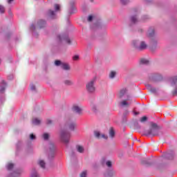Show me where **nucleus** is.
<instances>
[{"mask_svg":"<svg viewBox=\"0 0 177 177\" xmlns=\"http://www.w3.org/2000/svg\"><path fill=\"white\" fill-rule=\"evenodd\" d=\"M158 126H157V124L151 122V128L149 130H147L145 131V136H157L158 135Z\"/></svg>","mask_w":177,"mask_h":177,"instance_id":"f257e3e1","label":"nucleus"},{"mask_svg":"<svg viewBox=\"0 0 177 177\" xmlns=\"http://www.w3.org/2000/svg\"><path fill=\"white\" fill-rule=\"evenodd\" d=\"M132 44L133 46L138 50H145V49H147V44L145 41H141L140 44H139L138 40H133Z\"/></svg>","mask_w":177,"mask_h":177,"instance_id":"f03ea898","label":"nucleus"},{"mask_svg":"<svg viewBox=\"0 0 177 177\" xmlns=\"http://www.w3.org/2000/svg\"><path fill=\"white\" fill-rule=\"evenodd\" d=\"M86 91L90 93H93L95 91V79H93L91 81L88 82L86 85Z\"/></svg>","mask_w":177,"mask_h":177,"instance_id":"7ed1b4c3","label":"nucleus"},{"mask_svg":"<svg viewBox=\"0 0 177 177\" xmlns=\"http://www.w3.org/2000/svg\"><path fill=\"white\" fill-rule=\"evenodd\" d=\"M71 134L70 133L67 132V131H62L61 132V140H62V142H64V143H68V142H70V138H71Z\"/></svg>","mask_w":177,"mask_h":177,"instance_id":"20e7f679","label":"nucleus"},{"mask_svg":"<svg viewBox=\"0 0 177 177\" xmlns=\"http://www.w3.org/2000/svg\"><path fill=\"white\" fill-rule=\"evenodd\" d=\"M132 104V100L128 97L126 100H123L120 102V107L128 108Z\"/></svg>","mask_w":177,"mask_h":177,"instance_id":"39448f33","label":"nucleus"},{"mask_svg":"<svg viewBox=\"0 0 177 177\" xmlns=\"http://www.w3.org/2000/svg\"><path fill=\"white\" fill-rule=\"evenodd\" d=\"M50 151L48 158L49 160H53L55 158V145L53 143L50 144Z\"/></svg>","mask_w":177,"mask_h":177,"instance_id":"423d86ee","label":"nucleus"},{"mask_svg":"<svg viewBox=\"0 0 177 177\" xmlns=\"http://www.w3.org/2000/svg\"><path fill=\"white\" fill-rule=\"evenodd\" d=\"M66 127L68 131H74V129L75 128V122L69 120L67 122Z\"/></svg>","mask_w":177,"mask_h":177,"instance_id":"0eeeda50","label":"nucleus"},{"mask_svg":"<svg viewBox=\"0 0 177 177\" xmlns=\"http://www.w3.org/2000/svg\"><path fill=\"white\" fill-rule=\"evenodd\" d=\"M124 96H127V98L129 97L127 88H122L119 92V97L122 98L124 97Z\"/></svg>","mask_w":177,"mask_h":177,"instance_id":"6e6552de","label":"nucleus"},{"mask_svg":"<svg viewBox=\"0 0 177 177\" xmlns=\"http://www.w3.org/2000/svg\"><path fill=\"white\" fill-rule=\"evenodd\" d=\"M72 110L75 113H77V114H81L82 112V109H81V107H80L78 105H73Z\"/></svg>","mask_w":177,"mask_h":177,"instance_id":"1a4fd4ad","label":"nucleus"},{"mask_svg":"<svg viewBox=\"0 0 177 177\" xmlns=\"http://www.w3.org/2000/svg\"><path fill=\"white\" fill-rule=\"evenodd\" d=\"M46 24V22H45V21L42 19L39 20V21L37 22V26L39 28H44Z\"/></svg>","mask_w":177,"mask_h":177,"instance_id":"9d476101","label":"nucleus"},{"mask_svg":"<svg viewBox=\"0 0 177 177\" xmlns=\"http://www.w3.org/2000/svg\"><path fill=\"white\" fill-rule=\"evenodd\" d=\"M148 37H149V38H153V37H154V28H149L148 30Z\"/></svg>","mask_w":177,"mask_h":177,"instance_id":"9b49d317","label":"nucleus"},{"mask_svg":"<svg viewBox=\"0 0 177 177\" xmlns=\"http://www.w3.org/2000/svg\"><path fill=\"white\" fill-rule=\"evenodd\" d=\"M70 5L71 6V10H72V12H71L70 14L73 15V13H76L77 12V8H75L74 7V2L73 1L71 2Z\"/></svg>","mask_w":177,"mask_h":177,"instance_id":"f8f14e48","label":"nucleus"},{"mask_svg":"<svg viewBox=\"0 0 177 177\" xmlns=\"http://www.w3.org/2000/svg\"><path fill=\"white\" fill-rule=\"evenodd\" d=\"M61 67L63 68V70H66V71L70 70V65H68V64H66V63H62L61 64Z\"/></svg>","mask_w":177,"mask_h":177,"instance_id":"ddd939ff","label":"nucleus"},{"mask_svg":"<svg viewBox=\"0 0 177 177\" xmlns=\"http://www.w3.org/2000/svg\"><path fill=\"white\" fill-rule=\"evenodd\" d=\"M131 23H133V24H136V23L139 21V19H138V17H136V15H134L131 17Z\"/></svg>","mask_w":177,"mask_h":177,"instance_id":"4468645a","label":"nucleus"},{"mask_svg":"<svg viewBox=\"0 0 177 177\" xmlns=\"http://www.w3.org/2000/svg\"><path fill=\"white\" fill-rule=\"evenodd\" d=\"M64 84L68 86H71V85H74V82L71 80H66L64 81Z\"/></svg>","mask_w":177,"mask_h":177,"instance_id":"2eb2a0df","label":"nucleus"},{"mask_svg":"<svg viewBox=\"0 0 177 177\" xmlns=\"http://www.w3.org/2000/svg\"><path fill=\"white\" fill-rule=\"evenodd\" d=\"M115 135V132L114 131V129L113 127H111L109 130V136H111V138H114Z\"/></svg>","mask_w":177,"mask_h":177,"instance_id":"dca6fc26","label":"nucleus"},{"mask_svg":"<svg viewBox=\"0 0 177 177\" xmlns=\"http://www.w3.org/2000/svg\"><path fill=\"white\" fill-rule=\"evenodd\" d=\"M31 177H39L38 173H37V171L35 169H32V173H31Z\"/></svg>","mask_w":177,"mask_h":177,"instance_id":"f3484780","label":"nucleus"},{"mask_svg":"<svg viewBox=\"0 0 177 177\" xmlns=\"http://www.w3.org/2000/svg\"><path fill=\"white\" fill-rule=\"evenodd\" d=\"M32 124H34V125H39V124H41V120L38 118H35L32 120Z\"/></svg>","mask_w":177,"mask_h":177,"instance_id":"a211bd4d","label":"nucleus"},{"mask_svg":"<svg viewBox=\"0 0 177 177\" xmlns=\"http://www.w3.org/2000/svg\"><path fill=\"white\" fill-rule=\"evenodd\" d=\"M141 164L142 165H150V162H149V160L147 159H143L141 160Z\"/></svg>","mask_w":177,"mask_h":177,"instance_id":"6ab92c4d","label":"nucleus"},{"mask_svg":"<svg viewBox=\"0 0 177 177\" xmlns=\"http://www.w3.org/2000/svg\"><path fill=\"white\" fill-rule=\"evenodd\" d=\"M13 167H15V165H13V163H8L7 165V169L8 171H12V169H13Z\"/></svg>","mask_w":177,"mask_h":177,"instance_id":"aec40b11","label":"nucleus"},{"mask_svg":"<svg viewBox=\"0 0 177 177\" xmlns=\"http://www.w3.org/2000/svg\"><path fill=\"white\" fill-rule=\"evenodd\" d=\"M48 15L50 17H51V19H54L53 16H55V11L52 10H48Z\"/></svg>","mask_w":177,"mask_h":177,"instance_id":"412c9836","label":"nucleus"},{"mask_svg":"<svg viewBox=\"0 0 177 177\" xmlns=\"http://www.w3.org/2000/svg\"><path fill=\"white\" fill-rule=\"evenodd\" d=\"M140 63L142 64H149V60L145 59V58H142L140 59Z\"/></svg>","mask_w":177,"mask_h":177,"instance_id":"4be33fe9","label":"nucleus"},{"mask_svg":"<svg viewBox=\"0 0 177 177\" xmlns=\"http://www.w3.org/2000/svg\"><path fill=\"white\" fill-rule=\"evenodd\" d=\"M39 165H40V167L41 168H45V162L44 160H39L38 162Z\"/></svg>","mask_w":177,"mask_h":177,"instance_id":"5701e85b","label":"nucleus"},{"mask_svg":"<svg viewBox=\"0 0 177 177\" xmlns=\"http://www.w3.org/2000/svg\"><path fill=\"white\" fill-rule=\"evenodd\" d=\"M84 147L82 146H77V151L79 153H84Z\"/></svg>","mask_w":177,"mask_h":177,"instance_id":"b1692460","label":"nucleus"},{"mask_svg":"<svg viewBox=\"0 0 177 177\" xmlns=\"http://www.w3.org/2000/svg\"><path fill=\"white\" fill-rule=\"evenodd\" d=\"M115 71H111L110 73H109V78H114V77H115Z\"/></svg>","mask_w":177,"mask_h":177,"instance_id":"393cba45","label":"nucleus"},{"mask_svg":"<svg viewBox=\"0 0 177 177\" xmlns=\"http://www.w3.org/2000/svg\"><path fill=\"white\" fill-rule=\"evenodd\" d=\"M94 135L95 138H97V139H100V132L99 131H94Z\"/></svg>","mask_w":177,"mask_h":177,"instance_id":"a878e982","label":"nucleus"},{"mask_svg":"<svg viewBox=\"0 0 177 177\" xmlns=\"http://www.w3.org/2000/svg\"><path fill=\"white\" fill-rule=\"evenodd\" d=\"M55 66H62V64H63V63H62V61H60V60H55Z\"/></svg>","mask_w":177,"mask_h":177,"instance_id":"bb28decb","label":"nucleus"},{"mask_svg":"<svg viewBox=\"0 0 177 177\" xmlns=\"http://www.w3.org/2000/svg\"><path fill=\"white\" fill-rule=\"evenodd\" d=\"M43 138L44 139V140H48L49 139V134L45 133L43 135Z\"/></svg>","mask_w":177,"mask_h":177,"instance_id":"cd10ccee","label":"nucleus"},{"mask_svg":"<svg viewBox=\"0 0 177 177\" xmlns=\"http://www.w3.org/2000/svg\"><path fill=\"white\" fill-rule=\"evenodd\" d=\"M140 122H146L147 121V118L146 116H143L140 119Z\"/></svg>","mask_w":177,"mask_h":177,"instance_id":"c85d7f7f","label":"nucleus"},{"mask_svg":"<svg viewBox=\"0 0 177 177\" xmlns=\"http://www.w3.org/2000/svg\"><path fill=\"white\" fill-rule=\"evenodd\" d=\"M54 8L56 12H57V10H60V6H59V4H55Z\"/></svg>","mask_w":177,"mask_h":177,"instance_id":"c756f323","label":"nucleus"},{"mask_svg":"<svg viewBox=\"0 0 177 177\" xmlns=\"http://www.w3.org/2000/svg\"><path fill=\"white\" fill-rule=\"evenodd\" d=\"M177 82V76H174L172 77V84H174L175 85V84H176Z\"/></svg>","mask_w":177,"mask_h":177,"instance_id":"7c9ffc66","label":"nucleus"},{"mask_svg":"<svg viewBox=\"0 0 177 177\" xmlns=\"http://www.w3.org/2000/svg\"><path fill=\"white\" fill-rule=\"evenodd\" d=\"M0 13H5V7L0 5Z\"/></svg>","mask_w":177,"mask_h":177,"instance_id":"2f4dec72","label":"nucleus"},{"mask_svg":"<svg viewBox=\"0 0 177 177\" xmlns=\"http://www.w3.org/2000/svg\"><path fill=\"white\" fill-rule=\"evenodd\" d=\"M120 2L122 5H127L129 2V0H120Z\"/></svg>","mask_w":177,"mask_h":177,"instance_id":"473e14b6","label":"nucleus"},{"mask_svg":"<svg viewBox=\"0 0 177 177\" xmlns=\"http://www.w3.org/2000/svg\"><path fill=\"white\" fill-rule=\"evenodd\" d=\"M148 19H150L147 15H145L144 17H142V21H146L147 20H148Z\"/></svg>","mask_w":177,"mask_h":177,"instance_id":"72a5a7b5","label":"nucleus"},{"mask_svg":"<svg viewBox=\"0 0 177 177\" xmlns=\"http://www.w3.org/2000/svg\"><path fill=\"white\" fill-rule=\"evenodd\" d=\"M149 91H150V92H151L152 93H156V88H153V87H150Z\"/></svg>","mask_w":177,"mask_h":177,"instance_id":"f704fd0d","label":"nucleus"},{"mask_svg":"<svg viewBox=\"0 0 177 177\" xmlns=\"http://www.w3.org/2000/svg\"><path fill=\"white\" fill-rule=\"evenodd\" d=\"M91 109H92V110H93V111H96V105H95V104H91Z\"/></svg>","mask_w":177,"mask_h":177,"instance_id":"c9c22d12","label":"nucleus"},{"mask_svg":"<svg viewBox=\"0 0 177 177\" xmlns=\"http://www.w3.org/2000/svg\"><path fill=\"white\" fill-rule=\"evenodd\" d=\"M30 139H31V140H34L36 139V137H35V136L34 134L31 133L30 135Z\"/></svg>","mask_w":177,"mask_h":177,"instance_id":"e433bc0d","label":"nucleus"},{"mask_svg":"<svg viewBox=\"0 0 177 177\" xmlns=\"http://www.w3.org/2000/svg\"><path fill=\"white\" fill-rule=\"evenodd\" d=\"M80 177H86V171H84L81 173Z\"/></svg>","mask_w":177,"mask_h":177,"instance_id":"4c0bfd02","label":"nucleus"},{"mask_svg":"<svg viewBox=\"0 0 177 177\" xmlns=\"http://www.w3.org/2000/svg\"><path fill=\"white\" fill-rule=\"evenodd\" d=\"M30 86L31 91H35V85L32 84L30 85Z\"/></svg>","mask_w":177,"mask_h":177,"instance_id":"58836bf2","label":"nucleus"},{"mask_svg":"<svg viewBox=\"0 0 177 177\" xmlns=\"http://www.w3.org/2000/svg\"><path fill=\"white\" fill-rule=\"evenodd\" d=\"M106 165L109 168L111 167V165H112L111 161H107V162H106Z\"/></svg>","mask_w":177,"mask_h":177,"instance_id":"ea45409f","label":"nucleus"},{"mask_svg":"<svg viewBox=\"0 0 177 177\" xmlns=\"http://www.w3.org/2000/svg\"><path fill=\"white\" fill-rule=\"evenodd\" d=\"M65 40V41L66 42V44H71V40H70V39L67 38V39H64Z\"/></svg>","mask_w":177,"mask_h":177,"instance_id":"a19ab883","label":"nucleus"},{"mask_svg":"<svg viewBox=\"0 0 177 177\" xmlns=\"http://www.w3.org/2000/svg\"><path fill=\"white\" fill-rule=\"evenodd\" d=\"M166 157L169 158V160H172V158H174V156L171 154H167Z\"/></svg>","mask_w":177,"mask_h":177,"instance_id":"79ce46f5","label":"nucleus"},{"mask_svg":"<svg viewBox=\"0 0 177 177\" xmlns=\"http://www.w3.org/2000/svg\"><path fill=\"white\" fill-rule=\"evenodd\" d=\"M102 138L103 139H107V136L104 135V134H102L101 136H100V139H102Z\"/></svg>","mask_w":177,"mask_h":177,"instance_id":"37998d69","label":"nucleus"},{"mask_svg":"<svg viewBox=\"0 0 177 177\" xmlns=\"http://www.w3.org/2000/svg\"><path fill=\"white\" fill-rule=\"evenodd\" d=\"M93 19V17L92 15H90L88 18V21H92Z\"/></svg>","mask_w":177,"mask_h":177,"instance_id":"c03bdc74","label":"nucleus"},{"mask_svg":"<svg viewBox=\"0 0 177 177\" xmlns=\"http://www.w3.org/2000/svg\"><path fill=\"white\" fill-rule=\"evenodd\" d=\"M78 59H80V57L78 55H75L73 57V60H78Z\"/></svg>","mask_w":177,"mask_h":177,"instance_id":"a18cd8bd","label":"nucleus"},{"mask_svg":"<svg viewBox=\"0 0 177 177\" xmlns=\"http://www.w3.org/2000/svg\"><path fill=\"white\" fill-rule=\"evenodd\" d=\"M47 124H48V125H50V124H53L52 120H47Z\"/></svg>","mask_w":177,"mask_h":177,"instance_id":"49530a36","label":"nucleus"},{"mask_svg":"<svg viewBox=\"0 0 177 177\" xmlns=\"http://www.w3.org/2000/svg\"><path fill=\"white\" fill-rule=\"evenodd\" d=\"M0 92H1V93L5 92V87H2V88L0 89Z\"/></svg>","mask_w":177,"mask_h":177,"instance_id":"de8ad7c7","label":"nucleus"},{"mask_svg":"<svg viewBox=\"0 0 177 177\" xmlns=\"http://www.w3.org/2000/svg\"><path fill=\"white\" fill-rule=\"evenodd\" d=\"M14 0H7L8 3H12V2H13Z\"/></svg>","mask_w":177,"mask_h":177,"instance_id":"09e8293b","label":"nucleus"},{"mask_svg":"<svg viewBox=\"0 0 177 177\" xmlns=\"http://www.w3.org/2000/svg\"><path fill=\"white\" fill-rule=\"evenodd\" d=\"M176 93H177V90L176 89L173 91V95H176Z\"/></svg>","mask_w":177,"mask_h":177,"instance_id":"8fccbe9b","label":"nucleus"},{"mask_svg":"<svg viewBox=\"0 0 177 177\" xmlns=\"http://www.w3.org/2000/svg\"><path fill=\"white\" fill-rule=\"evenodd\" d=\"M134 114L135 115H138V114H139V112H135Z\"/></svg>","mask_w":177,"mask_h":177,"instance_id":"3c124183","label":"nucleus"},{"mask_svg":"<svg viewBox=\"0 0 177 177\" xmlns=\"http://www.w3.org/2000/svg\"><path fill=\"white\" fill-rule=\"evenodd\" d=\"M2 82H3V84H6V83H5V81H3Z\"/></svg>","mask_w":177,"mask_h":177,"instance_id":"603ef678","label":"nucleus"},{"mask_svg":"<svg viewBox=\"0 0 177 177\" xmlns=\"http://www.w3.org/2000/svg\"><path fill=\"white\" fill-rule=\"evenodd\" d=\"M59 41H62V39H59Z\"/></svg>","mask_w":177,"mask_h":177,"instance_id":"864d4df0","label":"nucleus"},{"mask_svg":"<svg viewBox=\"0 0 177 177\" xmlns=\"http://www.w3.org/2000/svg\"><path fill=\"white\" fill-rule=\"evenodd\" d=\"M0 63H1V60H0Z\"/></svg>","mask_w":177,"mask_h":177,"instance_id":"5fc2aeb1","label":"nucleus"}]
</instances>
